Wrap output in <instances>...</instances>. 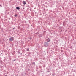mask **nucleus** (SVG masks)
I'll return each instance as SVG.
<instances>
[{
    "mask_svg": "<svg viewBox=\"0 0 76 76\" xmlns=\"http://www.w3.org/2000/svg\"><path fill=\"white\" fill-rule=\"evenodd\" d=\"M14 16H17V15H15Z\"/></svg>",
    "mask_w": 76,
    "mask_h": 76,
    "instance_id": "10",
    "label": "nucleus"
},
{
    "mask_svg": "<svg viewBox=\"0 0 76 76\" xmlns=\"http://www.w3.org/2000/svg\"><path fill=\"white\" fill-rule=\"evenodd\" d=\"M48 43L45 42V43L44 45L45 47H47L48 46Z\"/></svg>",
    "mask_w": 76,
    "mask_h": 76,
    "instance_id": "2",
    "label": "nucleus"
},
{
    "mask_svg": "<svg viewBox=\"0 0 76 76\" xmlns=\"http://www.w3.org/2000/svg\"><path fill=\"white\" fill-rule=\"evenodd\" d=\"M32 64H35V62H33L32 63Z\"/></svg>",
    "mask_w": 76,
    "mask_h": 76,
    "instance_id": "8",
    "label": "nucleus"
},
{
    "mask_svg": "<svg viewBox=\"0 0 76 76\" xmlns=\"http://www.w3.org/2000/svg\"><path fill=\"white\" fill-rule=\"evenodd\" d=\"M29 49H28V48L27 49V51H29Z\"/></svg>",
    "mask_w": 76,
    "mask_h": 76,
    "instance_id": "7",
    "label": "nucleus"
},
{
    "mask_svg": "<svg viewBox=\"0 0 76 76\" xmlns=\"http://www.w3.org/2000/svg\"><path fill=\"white\" fill-rule=\"evenodd\" d=\"M32 39V38L31 37H30V38L29 39Z\"/></svg>",
    "mask_w": 76,
    "mask_h": 76,
    "instance_id": "9",
    "label": "nucleus"
},
{
    "mask_svg": "<svg viewBox=\"0 0 76 76\" xmlns=\"http://www.w3.org/2000/svg\"><path fill=\"white\" fill-rule=\"evenodd\" d=\"M23 3L24 5H25V4H26V2L24 1L23 2Z\"/></svg>",
    "mask_w": 76,
    "mask_h": 76,
    "instance_id": "5",
    "label": "nucleus"
},
{
    "mask_svg": "<svg viewBox=\"0 0 76 76\" xmlns=\"http://www.w3.org/2000/svg\"><path fill=\"white\" fill-rule=\"evenodd\" d=\"M39 37H42V34H39Z\"/></svg>",
    "mask_w": 76,
    "mask_h": 76,
    "instance_id": "6",
    "label": "nucleus"
},
{
    "mask_svg": "<svg viewBox=\"0 0 76 76\" xmlns=\"http://www.w3.org/2000/svg\"><path fill=\"white\" fill-rule=\"evenodd\" d=\"M46 40L48 42H49V41H50V39L49 38L47 39Z\"/></svg>",
    "mask_w": 76,
    "mask_h": 76,
    "instance_id": "3",
    "label": "nucleus"
},
{
    "mask_svg": "<svg viewBox=\"0 0 76 76\" xmlns=\"http://www.w3.org/2000/svg\"><path fill=\"white\" fill-rule=\"evenodd\" d=\"M13 29H15V28H14Z\"/></svg>",
    "mask_w": 76,
    "mask_h": 76,
    "instance_id": "11",
    "label": "nucleus"
},
{
    "mask_svg": "<svg viewBox=\"0 0 76 76\" xmlns=\"http://www.w3.org/2000/svg\"><path fill=\"white\" fill-rule=\"evenodd\" d=\"M9 40L10 41H14V38L13 37H12L9 39Z\"/></svg>",
    "mask_w": 76,
    "mask_h": 76,
    "instance_id": "1",
    "label": "nucleus"
},
{
    "mask_svg": "<svg viewBox=\"0 0 76 76\" xmlns=\"http://www.w3.org/2000/svg\"><path fill=\"white\" fill-rule=\"evenodd\" d=\"M16 9H17V10H19V9H20V8L18 7H16Z\"/></svg>",
    "mask_w": 76,
    "mask_h": 76,
    "instance_id": "4",
    "label": "nucleus"
},
{
    "mask_svg": "<svg viewBox=\"0 0 76 76\" xmlns=\"http://www.w3.org/2000/svg\"><path fill=\"white\" fill-rule=\"evenodd\" d=\"M14 61H15V60H14Z\"/></svg>",
    "mask_w": 76,
    "mask_h": 76,
    "instance_id": "12",
    "label": "nucleus"
}]
</instances>
